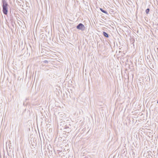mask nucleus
Returning a JSON list of instances; mask_svg holds the SVG:
<instances>
[{
  "mask_svg": "<svg viewBox=\"0 0 158 158\" xmlns=\"http://www.w3.org/2000/svg\"><path fill=\"white\" fill-rule=\"evenodd\" d=\"M2 12L3 13L6 15L8 13V4L5 0H2Z\"/></svg>",
  "mask_w": 158,
  "mask_h": 158,
  "instance_id": "1",
  "label": "nucleus"
},
{
  "mask_svg": "<svg viewBox=\"0 0 158 158\" xmlns=\"http://www.w3.org/2000/svg\"><path fill=\"white\" fill-rule=\"evenodd\" d=\"M76 28L77 29L81 30V31H83L85 29V27L84 25L83 24L81 23H80L77 26Z\"/></svg>",
  "mask_w": 158,
  "mask_h": 158,
  "instance_id": "2",
  "label": "nucleus"
},
{
  "mask_svg": "<svg viewBox=\"0 0 158 158\" xmlns=\"http://www.w3.org/2000/svg\"><path fill=\"white\" fill-rule=\"evenodd\" d=\"M146 154H146L145 153H144V155H143V156H147V155Z\"/></svg>",
  "mask_w": 158,
  "mask_h": 158,
  "instance_id": "7",
  "label": "nucleus"
},
{
  "mask_svg": "<svg viewBox=\"0 0 158 158\" xmlns=\"http://www.w3.org/2000/svg\"><path fill=\"white\" fill-rule=\"evenodd\" d=\"M103 34L105 37L106 38H108L109 37L108 34L105 31H103Z\"/></svg>",
  "mask_w": 158,
  "mask_h": 158,
  "instance_id": "3",
  "label": "nucleus"
},
{
  "mask_svg": "<svg viewBox=\"0 0 158 158\" xmlns=\"http://www.w3.org/2000/svg\"><path fill=\"white\" fill-rule=\"evenodd\" d=\"M44 63L47 64L48 63V61L47 60H45L44 61Z\"/></svg>",
  "mask_w": 158,
  "mask_h": 158,
  "instance_id": "6",
  "label": "nucleus"
},
{
  "mask_svg": "<svg viewBox=\"0 0 158 158\" xmlns=\"http://www.w3.org/2000/svg\"><path fill=\"white\" fill-rule=\"evenodd\" d=\"M100 10L102 12H103V13H105L106 14H108V13H107V12L106 11V10H103L102 8H100Z\"/></svg>",
  "mask_w": 158,
  "mask_h": 158,
  "instance_id": "4",
  "label": "nucleus"
},
{
  "mask_svg": "<svg viewBox=\"0 0 158 158\" xmlns=\"http://www.w3.org/2000/svg\"><path fill=\"white\" fill-rule=\"evenodd\" d=\"M150 11V9L149 8H147L145 11V12L147 14H148L149 11Z\"/></svg>",
  "mask_w": 158,
  "mask_h": 158,
  "instance_id": "5",
  "label": "nucleus"
}]
</instances>
